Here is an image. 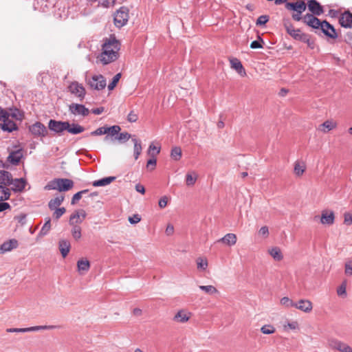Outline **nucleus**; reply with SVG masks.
Masks as SVG:
<instances>
[{
    "label": "nucleus",
    "mask_w": 352,
    "mask_h": 352,
    "mask_svg": "<svg viewBox=\"0 0 352 352\" xmlns=\"http://www.w3.org/2000/svg\"><path fill=\"white\" fill-rule=\"evenodd\" d=\"M120 43L115 37L106 38L102 45V52L99 56L100 62L107 65L116 61L119 58Z\"/></svg>",
    "instance_id": "obj_1"
},
{
    "label": "nucleus",
    "mask_w": 352,
    "mask_h": 352,
    "mask_svg": "<svg viewBox=\"0 0 352 352\" xmlns=\"http://www.w3.org/2000/svg\"><path fill=\"white\" fill-rule=\"evenodd\" d=\"M74 186V182L69 179L58 178L50 181L45 187L47 190H57L60 192L67 191Z\"/></svg>",
    "instance_id": "obj_2"
},
{
    "label": "nucleus",
    "mask_w": 352,
    "mask_h": 352,
    "mask_svg": "<svg viewBox=\"0 0 352 352\" xmlns=\"http://www.w3.org/2000/svg\"><path fill=\"white\" fill-rule=\"evenodd\" d=\"M59 328L60 326L58 325H40L26 328H9L6 329V331L8 333H27L40 330H52Z\"/></svg>",
    "instance_id": "obj_3"
},
{
    "label": "nucleus",
    "mask_w": 352,
    "mask_h": 352,
    "mask_svg": "<svg viewBox=\"0 0 352 352\" xmlns=\"http://www.w3.org/2000/svg\"><path fill=\"white\" fill-rule=\"evenodd\" d=\"M113 19L116 27H123L126 24L129 19V10L125 7H121L114 14Z\"/></svg>",
    "instance_id": "obj_4"
},
{
    "label": "nucleus",
    "mask_w": 352,
    "mask_h": 352,
    "mask_svg": "<svg viewBox=\"0 0 352 352\" xmlns=\"http://www.w3.org/2000/svg\"><path fill=\"white\" fill-rule=\"evenodd\" d=\"M71 94L77 97L80 101L83 100L86 95V91L83 85L77 81L72 82L68 87Z\"/></svg>",
    "instance_id": "obj_5"
},
{
    "label": "nucleus",
    "mask_w": 352,
    "mask_h": 352,
    "mask_svg": "<svg viewBox=\"0 0 352 352\" xmlns=\"http://www.w3.org/2000/svg\"><path fill=\"white\" fill-rule=\"evenodd\" d=\"M29 131L34 138H44L48 134L47 127L40 122H36L29 126Z\"/></svg>",
    "instance_id": "obj_6"
},
{
    "label": "nucleus",
    "mask_w": 352,
    "mask_h": 352,
    "mask_svg": "<svg viewBox=\"0 0 352 352\" xmlns=\"http://www.w3.org/2000/svg\"><path fill=\"white\" fill-rule=\"evenodd\" d=\"M328 346L333 350L340 352H352V348L347 344L336 338H329L327 341Z\"/></svg>",
    "instance_id": "obj_7"
},
{
    "label": "nucleus",
    "mask_w": 352,
    "mask_h": 352,
    "mask_svg": "<svg viewBox=\"0 0 352 352\" xmlns=\"http://www.w3.org/2000/svg\"><path fill=\"white\" fill-rule=\"evenodd\" d=\"M87 82L91 89L98 91L104 89L107 85L106 80L102 75H94Z\"/></svg>",
    "instance_id": "obj_8"
},
{
    "label": "nucleus",
    "mask_w": 352,
    "mask_h": 352,
    "mask_svg": "<svg viewBox=\"0 0 352 352\" xmlns=\"http://www.w3.org/2000/svg\"><path fill=\"white\" fill-rule=\"evenodd\" d=\"M67 127V121H59L51 119L48 122V129L51 131H53L58 135H60L63 131H66Z\"/></svg>",
    "instance_id": "obj_9"
},
{
    "label": "nucleus",
    "mask_w": 352,
    "mask_h": 352,
    "mask_svg": "<svg viewBox=\"0 0 352 352\" xmlns=\"http://www.w3.org/2000/svg\"><path fill=\"white\" fill-rule=\"evenodd\" d=\"M69 111L74 116L85 117L89 115L90 111L85 105L77 103H72L69 106Z\"/></svg>",
    "instance_id": "obj_10"
},
{
    "label": "nucleus",
    "mask_w": 352,
    "mask_h": 352,
    "mask_svg": "<svg viewBox=\"0 0 352 352\" xmlns=\"http://www.w3.org/2000/svg\"><path fill=\"white\" fill-rule=\"evenodd\" d=\"M302 21L304 23L307 25L308 26L314 28L318 29L321 28L322 25V21H320L316 15H313L311 14H307L303 16Z\"/></svg>",
    "instance_id": "obj_11"
},
{
    "label": "nucleus",
    "mask_w": 352,
    "mask_h": 352,
    "mask_svg": "<svg viewBox=\"0 0 352 352\" xmlns=\"http://www.w3.org/2000/svg\"><path fill=\"white\" fill-rule=\"evenodd\" d=\"M285 8L289 10L300 12L305 11L307 5L304 0H296L294 2L286 3Z\"/></svg>",
    "instance_id": "obj_12"
},
{
    "label": "nucleus",
    "mask_w": 352,
    "mask_h": 352,
    "mask_svg": "<svg viewBox=\"0 0 352 352\" xmlns=\"http://www.w3.org/2000/svg\"><path fill=\"white\" fill-rule=\"evenodd\" d=\"M292 37L297 41L307 43L309 47H312L313 42L310 40L309 36L301 32L300 29H296L290 34Z\"/></svg>",
    "instance_id": "obj_13"
},
{
    "label": "nucleus",
    "mask_w": 352,
    "mask_h": 352,
    "mask_svg": "<svg viewBox=\"0 0 352 352\" xmlns=\"http://www.w3.org/2000/svg\"><path fill=\"white\" fill-rule=\"evenodd\" d=\"M307 6L311 14L320 16L324 12L323 7L316 0H309Z\"/></svg>",
    "instance_id": "obj_14"
},
{
    "label": "nucleus",
    "mask_w": 352,
    "mask_h": 352,
    "mask_svg": "<svg viewBox=\"0 0 352 352\" xmlns=\"http://www.w3.org/2000/svg\"><path fill=\"white\" fill-rule=\"evenodd\" d=\"M0 124L1 129L4 131L12 132L18 129L16 124L11 119L9 116H6Z\"/></svg>",
    "instance_id": "obj_15"
},
{
    "label": "nucleus",
    "mask_w": 352,
    "mask_h": 352,
    "mask_svg": "<svg viewBox=\"0 0 352 352\" xmlns=\"http://www.w3.org/2000/svg\"><path fill=\"white\" fill-rule=\"evenodd\" d=\"M320 29L322 32L329 38H336L338 37L335 28L327 21H322V25Z\"/></svg>",
    "instance_id": "obj_16"
},
{
    "label": "nucleus",
    "mask_w": 352,
    "mask_h": 352,
    "mask_svg": "<svg viewBox=\"0 0 352 352\" xmlns=\"http://www.w3.org/2000/svg\"><path fill=\"white\" fill-rule=\"evenodd\" d=\"M18 245V241L14 239L5 241L0 245V254L16 249Z\"/></svg>",
    "instance_id": "obj_17"
},
{
    "label": "nucleus",
    "mask_w": 352,
    "mask_h": 352,
    "mask_svg": "<svg viewBox=\"0 0 352 352\" xmlns=\"http://www.w3.org/2000/svg\"><path fill=\"white\" fill-rule=\"evenodd\" d=\"M190 316V312L185 309H181L174 316L173 320L177 322L184 323L189 320Z\"/></svg>",
    "instance_id": "obj_18"
},
{
    "label": "nucleus",
    "mask_w": 352,
    "mask_h": 352,
    "mask_svg": "<svg viewBox=\"0 0 352 352\" xmlns=\"http://www.w3.org/2000/svg\"><path fill=\"white\" fill-rule=\"evenodd\" d=\"M335 214L333 211L323 210L321 214L320 222L322 224L332 225L334 223Z\"/></svg>",
    "instance_id": "obj_19"
},
{
    "label": "nucleus",
    "mask_w": 352,
    "mask_h": 352,
    "mask_svg": "<svg viewBox=\"0 0 352 352\" xmlns=\"http://www.w3.org/2000/svg\"><path fill=\"white\" fill-rule=\"evenodd\" d=\"M86 217V212L83 210H80V211H76L73 213L69 218V224H78L82 222L83 219Z\"/></svg>",
    "instance_id": "obj_20"
},
{
    "label": "nucleus",
    "mask_w": 352,
    "mask_h": 352,
    "mask_svg": "<svg viewBox=\"0 0 352 352\" xmlns=\"http://www.w3.org/2000/svg\"><path fill=\"white\" fill-rule=\"evenodd\" d=\"M294 307L305 313H309L312 310L313 305L310 300L302 299L296 302Z\"/></svg>",
    "instance_id": "obj_21"
},
{
    "label": "nucleus",
    "mask_w": 352,
    "mask_h": 352,
    "mask_svg": "<svg viewBox=\"0 0 352 352\" xmlns=\"http://www.w3.org/2000/svg\"><path fill=\"white\" fill-rule=\"evenodd\" d=\"M23 157L22 149H17L10 153L8 162L13 165H17Z\"/></svg>",
    "instance_id": "obj_22"
},
{
    "label": "nucleus",
    "mask_w": 352,
    "mask_h": 352,
    "mask_svg": "<svg viewBox=\"0 0 352 352\" xmlns=\"http://www.w3.org/2000/svg\"><path fill=\"white\" fill-rule=\"evenodd\" d=\"M237 241L236 235L233 233L226 234L223 237L217 241V243H223L227 245L232 246Z\"/></svg>",
    "instance_id": "obj_23"
},
{
    "label": "nucleus",
    "mask_w": 352,
    "mask_h": 352,
    "mask_svg": "<svg viewBox=\"0 0 352 352\" xmlns=\"http://www.w3.org/2000/svg\"><path fill=\"white\" fill-rule=\"evenodd\" d=\"M340 24L344 28H352V14L349 12H344L340 19Z\"/></svg>",
    "instance_id": "obj_24"
},
{
    "label": "nucleus",
    "mask_w": 352,
    "mask_h": 352,
    "mask_svg": "<svg viewBox=\"0 0 352 352\" xmlns=\"http://www.w3.org/2000/svg\"><path fill=\"white\" fill-rule=\"evenodd\" d=\"M337 126L336 122L332 120H327L318 126V130L324 133H327L329 131L334 129Z\"/></svg>",
    "instance_id": "obj_25"
},
{
    "label": "nucleus",
    "mask_w": 352,
    "mask_h": 352,
    "mask_svg": "<svg viewBox=\"0 0 352 352\" xmlns=\"http://www.w3.org/2000/svg\"><path fill=\"white\" fill-rule=\"evenodd\" d=\"M12 175L6 170H0V185L3 186H10L12 184Z\"/></svg>",
    "instance_id": "obj_26"
},
{
    "label": "nucleus",
    "mask_w": 352,
    "mask_h": 352,
    "mask_svg": "<svg viewBox=\"0 0 352 352\" xmlns=\"http://www.w3.org/2000/svg\"><path fill=\"white\" fill-rule=\"evenodd\" d=\"M66 131L71 134L77 135L82 133L85 131V128L78 124H70L68 122V127L66 129Z\"/></svg>",
    "instance_id": "obj_27"
},
{
    "label": "nucleus",
    "mask_w": 352,
    "mask_h": 352,
    "mask_svg": "<svg viewBox=\"0 0 352 352\" xmlns=\"http://www.w3.org/2000/svg\"><path fill=\"white\" fill-rule=\"evenodd\" d=\"M58 245L63 257H66L69 252L71 247L69 241L65 239H62L59 241Z\"/></svg>",
    "instance_id": "obj_28"
},
{
    "label": "nucleus",
    "mask_w": 352,
    "mask_h": 352,
    "mask_svg": "<svg viewBox=\"0 0 352 352\" xmlns=\"http://www.w3.org/2000/svg\"><path fill=\"white\" fill-rule=\"evenodd\" d=\"M13 190L16 191H22L25 187V180L23 178L21 179H12V184Z\"/></svg>",
    "instance_id": "obj_29"
},
{
    "label": "nucleus",
    "mask_w": 352,
    "mask_h": 352,
    "mask_svg": "<svg viewBox=\"0 0 352 352\" xmlns=\"http://www.w3.org/2000/svg\"><path fill=\"white\" fill-rule=\"evenodd\" d=\"M115 179H116L115 177H104L102 179L94 181L92 184L95 187L105 186L110 184Z\"/></svg>",
    "instance_id": "obj_30"
},
{
    "label": "nucleus",
    "mask_w": 352,
    "mask_h": 352,
    "mask_svg": "<svg viewBox=\"0 0 352 352\" xmlns=\"http://www.w3.org/2000/svg\"><path fill=\"white\" fill-rule=\"evenodd\" d=\"M121 128L118 125H113L111 126H106V131L107 135L104 138V140L107 141L109 138V136L113 137L116 135H118L120 131Z\"/></svg>",
    "instance_id": "obj_31"
},
{
    "label": "nucleus",
    "mask_w": 352,
    "mask_h": 352,
    "mask_svg": "<svg viewBox=\"0 0 352 352\" xmlns=\"http://www.w3.org/2000/svg\"><path fill=\"white\" fill-rule=\"evenodd\" d=\"M63 201L64 196L63 195L56 197L54 199H51L48 203L49 208L51 210H54V209H56V208L59 206L63 203Z\"/></svg>",
    "instance_id": "obj_32"
},
{
    "label": "nucleus",
    "mask_w": 352,
    "mask_h": 352,
    "mask_svg": "<svg viewBox=\"0 0 352 352\" xmlns=\"http://www.w3.org/2000/svg\"><path fill=\"white\" fill-rule=\"evenodd\" d=\"M306 169V166L302 162H296L294 164V172L296 176H301Z\"/></svg>",
    "instance_id": "obj_33"
},
{
    "label": "nucleus",
    "mask_w": 352,
    "mask_h": 352,
    "mask_svg": "<svg viewBox=\"0 0 352 352\" xmlns=\"http://www.w3.org/2000/svg\"><path fill=\"white\" fill-rule=\"evenodd\" d=\"M270 256L276 261H281L283 259V254L280 249L278 247H274L268 250Z\"/></svg>",
    "instance_id": "obj_34"
},
{
    "label": "nucleus",
    "mask_w": 352,
    "mask_h": 352,
    "mask_svg": "<svg viewBox=\"0 0 352 352\" xmlns=\"http://www.w3.org/2000/svg\"><path fill=\"white\" fill-rule=\"evenodd\" d=\"M230 64L232 68L234 69L239 74H241L243 72V74H245L244 68L241 64V63L237 58H232L230 60Z\"/></svg>",
    "instance_id": "obj_35"
},
{
    "label": "nucleus",
    "mask_w": 352,
    "mask_h": 352,
    "mask_svg": "<svg viewBox=\"0 0 352 352\" xmlns=\"http://www.w3.org/2000/svg\"><path fill=\"white\" fill-rule=\"evenodd\" d=\"M77 266L80 272H86L89 270L90 263L87 259H81L78 261Z\"/></svg>",
    "instance_id": "obj_36"
},
{
    "label": "nucleus",
    "mask_w": 352,
    "mask_h": 352,
    "mask_svg": "<svg viewBox=\"0 0 352 352\" xmlns=\"http://www.w3.org/2000/svg\"><path fill=\"white\" fill-rule=\"evenodd\" d=\"M10 190L6 186L0 185V201L8 200L10 199Z\"/></svg>",
    "instance_id": "obj_37"
},
{
    "label": "nucleus",
    "mask_w": 352,
    "mask_h": 352,
    "mask_svg": "<svg viewBox=\"0 0 352 352\" xmlns=\"http://www.w3.org/2000/svg\"><path fill=\"white\" fill-rule=\"evenodd\" d=\"M132 141L134 143V157L135 160H138L142 152V145L136 138H133Z\"/></svg>",
    "instance_id": "obj_38"
},
{
    "label": "nucleus",
    "mask_w": 352,
    "mask_h": 352,
    "mask_svg": "<svg viewBox=\"0 0 352 352\" xmlns=\"http://www.w3.org/2000/svg\"><path fill=\"white\" fill-rule=\"evenodd\" d=\"M182 149L180 147L174 146L171 149L170 157H172L173 160L175 161L179 160L182 157Z\"/></svg>",
    "instance_id": "obj_39"
},
{
    "label": "nucleus",
    "mask_w": 352,
    "mask_h": 352,
    "mask_svg": "<svg viewBox=\"0 0 352 352\" xmlns=\"http://www.w3.org/2000/svg\"><path fill=\"white\" fill-rule=\"evenodd\" d=\"M199 288L209 295H212L218 292L217 288L213 285H199Z\"/></svg>",
    "instance_id": "obj_40"
},
{
    "label": "nucleus",
    "mask_w": 352,
    "mask_h": 352,
    "mask_svg": "<svg viewBox=\"0 0 352 352\" xmlns=\"http://www.w3.org/2000/svg\"><path fill=\"white\" fill-rule=\"evenodd\" d=\"M50 229H51V219H50V218H47L46 219L45 223H44V225L43 226V227L41 228V229L39 232V235L45 236V235L47 234L48 232H50Z\"/></svg>",
    "instance_id": "obj_41"
},
{
    "label": "nucleus",
    "mask_w": 352,
    "mask_h": 352,
    "mask_svg": "<svg viewBox=\"0 0 352 352\" xmlns=\"http://www.w3.org/2000/svg\"><path fill=\"white\" fill-rule=\"evenodd\" d=\"M8 114L9 115V118H14L17 120H21L22 119L21 114L19 109H10L9 111H8Z\"/></svg>",
    "instance_id": "obj_42"
},
{
    "label": "nucleus",
    "mask_w": 352,
    "mask_h": 352,
    "mask_svg": "<svg viewBox=\"0 0 352 352\" xmlns=\"http://www.w3.org/2000/svg\"><path fill=\"white\" fill-rule=\"evenodd\" d=\"M72 228L71 232H72V234L73 237L76 240H78V239H80V237H81V228H80V227L78 226L77 224H74V225H72Z\"/></svg>",
    "instance_id": "obj_43"
},
{
    "label": "nucleus",
    "mask_w": 352,
    "mask_h": 352,
    "mask_svg": "<svg viewBox=\"0 0 352 352\" xmlns=\"http://www.w3.org/2000/svg\"><path fill=\"white\" fill-rule=\"evenodd\" d=\"M89 192V190H82L81 191H79L74 195L72 197L71 204L74 205L76 204L81 198L83 194H86Z\"/></svg>",
    "instance_id": "obj_44"
},
{
    "label": "nucleus",
    "mask_w": 352,
    "mask_h": 352,
    "mask_svg": "<svg viewBox=\"0 0 352 352\" xmlns=\"http://www.w3.org/2000/svg\"><path fill=\"white\" fill-rule=\"evenodd\" d=\"M197 265L198 270H206L208 267L206 258L199 257L197 259Z\"/></svg>",
    "instance_id": "obj_45"
},
{
    "label": "nucleus",
    "mask_w": 352,
    "mask_h": 352,
    "mask_svg": "<svg viewBox=\"0 0 352 352\" xmlns=\"http://www.w3.org/2000/svg\"><path fill=\"white\" fill-rule=\"evenodd\" d=\"M280 304L285 307H294L296 306V302H294L292 300L289 298L288 297H283L280 299Z\"/></svg>",
    "instance_id": "obj_46"
},
{
    "label": "nucleus",
    "mask_w": 352,
    "mask_h": 352,
    "mask_svg": "<svg viewBox=\"0 0 352 352\" xmlns=\"http://www.w3.org/2000/svg\"><path fill=\"white\" fill-rule=\"evenodd\" d=\"M346 282L343 281L342 284L337 289V294L339 296L346 297Z\"/></svg>",
    "instance_id": "obj_47"
},
{
    "label": "nucleus",
    "mask_w": 352,
    "mask_h": 352,
    "mask_svg": "<svg viewBox=\"0 0 352 352\" xmlns=\"http://www.w3.org/2000/svg\"><path fill=\"white\" fill-rule=\"evenodd\" d=\"M261 331L263 333L269 335L274 333L276 329L272 324H265L261 327Z\"/></svg>",
    "instance_id": "obj_48"
},
{
    "label": "nucleus",
    "mask_w": 352,
    "mask_h": 352,
    "mask_svg": "<svg viewBox=\"0 0 352 352\" xmlns=\"http://www.w3.org/2000/svg\"><path fill=\"white\" fill-rule=\"evenodd\" d=\"M131 138V134L127 132L120 133L118 134L116 139L118 140L120 142H125L129 140Z\"/></svg>",
    "instance_id": "obj_49"
},
{
    "label": "nucleus",
    "mask_w": 352,
    "mask_h": 352,
    "mask_svg": "<svg viewBox=\"0 0 352 352\" xmlns=\"http://www.w3.org/2000/svg\"><path fill=\"white\" fill-rule=\"evenodd\" d=\"M121 76V74L118 73L113 76L112 81L108 85L109 90H113L115 88L119 80L120 79Z\"/></svg>",
    "instance_id": "obj_50"
},
{
    "label": "nucleus",
    "mask_w": 352,
    "mask_h": 352,
    "mask_svg": "<svg viewBox=\"0 0 352 352\" xmlns=\"http://www.w3.org/2000/svg\"><path fill=\"white\" fill-rule=\"evenodd\" d=\"M107 134L106 126L99 127L90 133V135L98 136Z\"/></svg>",
    "instance_id": "obj_51"
},
{
    "label": "nucleus",
    "mask_w": 352,
    "mask_h": 352,
    "mask_svg": "<svg viewBox=\"0 0 352 352\" xmlns=\"http://www.w3.org/2000/svg\"><path fill=\"white\" fill-rule=\"evenodd\" d=\"M65 211L66 210L64 207L58 208H56V209H54L53 216L56 219H58L65 212Z\"/></svg>",
    "instance_id": "obj_52"
},
{
    "label": "nucleus",
    "mask_w": 352,
    "mask_h": 352,
    "mask_svg": "<svg viewBox=\"0 0 352 352\" xmlns=\"http://www.w3.org/2000/svg\"><path fill=\"white\" fill-rule=\"evenodd\" d=\"M269 21V16L267 15L260 16L256 22V25H263Z\"/></svg>",
    "instance_id": "obj_53"
},
{
    "label": "nucleus",
    "mask_w": 352,
    "mask_h": 352,
    "mask_svg": "<svg viewBox=\"0 0 352 352\" xmlns=\"http://www.w3.org/2000/svg\"><path fill=\"white\" fill-rule=\"evenodd\" d=\"M344 223L346 226L352 224V213L349 212L344 213Z\"/></svg>",
    "instance_id": "obj_54"
},
{
    "label": "nucleus",
    "mask_w": 352,
    "mask_h": 352,
    "mask_svg": "<svg viewBox=\"0 0 352 352\" xmlns=\"http://www.w3.org/2000/svg\"><path fill=\"white\" fill-rule=\"evenodd\" d=\"M197 180L196 176H192L191 174L188 173L186 177V182L188 186H192L195 184Z\"/></svg>",
    "instance_id": "obj_55"
},
{
    "label": "nucleus",
    "mask_w": 352,
    "mask_h": 352,
    "mask_svg": "<svg viewBox=\"0 0 352 352\" xmlns=\"http://www.w3.org/2000/svg\"><path fill=\"white\" fill-rule=\"evenodd\" d=\"M284 329L286 330L287 329H296L298 327V324L296 321H294L292 322H287V324H284L283 326Z\"/></svg>",
    "instance_id": "obj_56"
},
{
    "label": "nucleus",
    "mask_w": 352,
    "mask_h": 352,
    "mask_svg": "<svg viewBox=\"0 0 352 352\" xmlns=\"http://www.w3.org/2000/svg\"><path fill=\"white\" fill-rule=\"evenodd\" d=\"M345 274L349 276L352 275V261H348L346 262Z\"/></svg>",
    "instance_id": "obj_57"
},
{
    "label": "nucleus",
    "mask_w": 352,
    "mask_h": 352,
    "mask_svg": "<svg viewBox=\"0 0 352 352\" xmlns=\"http://www.w3.org/2000/svg\"><path fill=\"white\" fill-rule=\"evenodd\" d=\"M157 161L155 158L149 159L146 163V168L151 170L155 169Z\"/></svg>",
    "instance_id": "obj_58"
},
{
    "label": "nucleus",
    "mask_w": 352,
    "mask_h": 352,
    "mask_svg": "<svg viewBox=\"0 0 352 352\" xmlns=\"http://www.w3.org/2000/svg\"><path fill=\"white\" fill-rule=\"evenodd\" d=\"M138 114L135 113L133 111H131L127 116V120L130 122H136L138 120Z\"/></svg>",
    "instance_id": "obj_59"
},
{
    "label": "nucleus",
    "mask_w": 352,
    "mask_h": 352,
    "mask_svg": "<svg viewBox=\"0 0 352 352\" xmlns=\"http://www.w3.org/2000/svg\"><path fill=\"white\" fill-rule=\"evenodd\" d=\"M258 234L263 236L264 238H267L269 235V230L267 226H263L258 230Z\"/></svg>",
    "instance_id": "obj_60"
},
{
    "label": "nucleus",
    "mask_w": 352,
    "mask_h": 352,
    "mask_svg": "<svg viewBox=\"0 0 352 352\" xmlns=\"http://www.w3.org/2000/svg\"><path fill=\"white\" fill-rule=\"evenodd\" d=\"M98 1L99 4H101L102 6L107 8L113 4L115 0H98Z\"/></svg>",
    "instance_id": "obj_61"
},
{
    "label": "nucleus",
    "mask_w": 352,
    "mask_h": 352,
    "mask_svg": "<svg viewBox=\"0 0 352 352\" xmlns=\"http://www.w3.org/2000/svg\"><path fill=\"white\" fill-rule=\"evenodd\" d=\"M152 152H155L156 154H158L160 152V148L157 147L155 145H153V144H151L148 148V153L152 155H154V154L152 153Z\"/></svg>",
    "instance_id": "obj_62"
},
{
    "label": "nucleus",
    "mask_w": 352,
    "mask_h": 352,
    "mask_svg": "<svg viewBox=\"0 0 352 352\" xmlns=\"http://www.w3.org/2000/svg\"><path fill=\"white\" fill-rule=\"evenodd\" d=\"M140 220H141V218L138 214H134L133 217H130L129 218V221L131 224L137 223L140 222Z\"/></svg>",
    "instance_id": "obj_63"
},
{
    "label": "nucleus",
    "mask_w": 352,
    "mask_h": 352,
    "mask_svg": "<svg viewBox=\"0 0 352 352\" xmlns=\"http://www.w3.org/2000/svg\"><path fill=\"white\" fill-rule=\"evenodd\" d=\"M168 203V197L166 196H164L159 201V206L161 208H164L166 206Z\"/></svg>",
    "instance_id": "obj_64"
}]
</instances>
